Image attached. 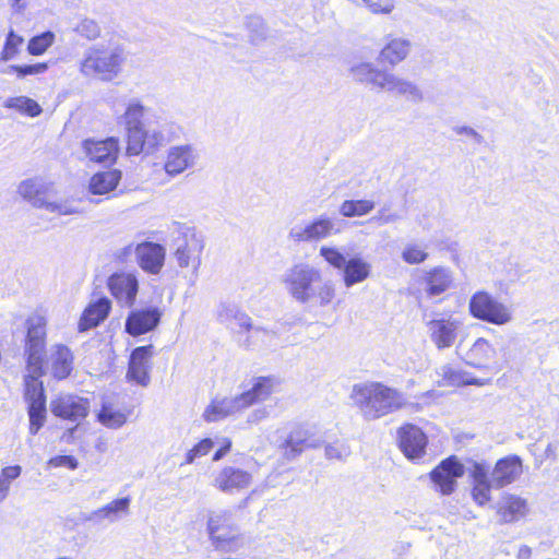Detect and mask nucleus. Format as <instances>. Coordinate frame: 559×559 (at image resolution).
<instances>
[{"instance_id": "052dcab7", "label": "nucleus", "mask_w": 559, "mask_h": 559, "mask_svg": "<svg viewBox=\"0 0 559 559\" xmlns=\"http://www.w3.org/2000/svg\"><path fill=\"white\" fill-rule=\"evenodd\" d=\"M269 416V411L266 407H260L252 411L248 416V423L257 424Z\"/></svg>"}, {"instance_id": "e433bc0d", "label": "nucleus", "mask_w": 559, "mask_h": 559, "mask_svg": "<svg viewBox=\"0 0 559 559\" xmlns=\"http://www.w3.org/2000/svg\"><path fill=\"white\" fill-rule=\"evenodd\" d=\"M526 501L512 495L503 496L499 502L498 512L504 522H513L525 515Z\"/></svg>"}, {"instance_id": "13d9d810", "label": "nucleus", "mask_w": 559, "mask_h": 559, "mask_svg": "<svg viewBox=\"0 0 559 559\" xmlns=\"http://www.w3.org/2000/svg\"><path fill=\"white\" fill-rule=\"evenodd\" d=\"M231 329L240 328L246 331H249L251 325V319L248 317L245 312L240 311L236 314L235 319L233 320V324H229Z\"/></svg>"}, {"instance_id": "4c0bfd02", "label": "nucleus", "mask_w": 559, "mask_h": 559, "mask_svg": "<svg viewBox=\"0 0 559 559\" xmlns=\"http://www.w3.org/2000/svg\"><path fill=\"white\" fill-rule=\"evenodd\" d=\"M439 379L437 380L439 386H460L463 384H475L481 386L485 384L479 379H467L465 374L453 369L451 366H442L438 371Z\"/></svg>"}, {"instance_id": "9d476101", "label": "nucleus", "mask_w": 559, "mask_h": 559, "mask_svg": "<svg viewBox=\"0 0 559 559\" xmlns=\"http://www.w3.org/2000/svg\"><path fill=\"white\" fill-rule=\"evenodd\" d=\"M120 153V140L116 136L106 139L88 138L80 143L81 160L88 163L112 165Z\"/></svg>"}, {"instance_id": "f8f14e48", "label": "nucleus", "mask_w": 559, "mask_h": 559, "mask_svg": "<svg viewBox=\"0 0 559 559\" xmlns=\"http://www.w3.org/2000/svg\"><path fill=\"white\" fill-rule=\"evenodd\" d=\"M253 483V475L242 468L226 465L213 474L212 486L226 495H237Z\"/></svg>"}, {"instance_id": "5fc2aeb1", "label": "nucleus", "mask_w": 559, "mask_h": 559, "mask_svg": "<svg viewBox=\"0 0 559 559\" xmlns=\"http://www.w3.org/2000/svg\"><path fill=\"white\" fill-rule=\"evenodd\" d=\"M349 454V448L343 443L329 444L325 447V456L330 460H343Z\"/></svg>"}, {"instance_id": "7ed1b4c3", "label": "nucleus", "mask_w": 559, "mask_h": 559, "mask_svg": "<svg viewBox=\"0 0 559 559\" xmlns=\"http://www.w3.org/2000/svg\"><path fill=\"white\" fill-rule=\"evenodd\" d=\"M47 321L41 314H33L27 320L25 355L27 374L25 376V399L29 405H45L43 382V356L45 350Z\"/></svg>"}, {"instance_id": "680f3d73", "label": "nucleus", "mask_w": 559, "mask_h": 559, "mask_svg": "<svg viewBox=\"0 0 559 559\" xmlns=\"http://www.w3.org/2000/svg\"><path fill=\"white\" fill-rule=\"evenodd\" d=\"M221 448L213 455V461L217 462L222 460L231 447V441L228 438H223L219 442Z\"/></svg>"}, {"instance_id": "a211bd4d", "label": "nucleus", "mask_w": 559, "mask_h": 559, "mask_svg": "<svg viewBox=\"0 0 559 559\" xmlns=\"http://www.w3.org/2000/svg\"><path fill=\"white\" fill-rule=\"evenodd\" d=\"M417 283L428 297H436L452 288L454 283L453 272L444 266L421 270Z\"/></svg>"}, {"instance_id": "a878e982", "label": "nucleus", "mask_w": 559, "mask_h": 559, "mask_svg": "<svg viewBox=\"0 0 559 559\" xmlns=\"http://www.w3.org/2000/svg\"><path fill=\"white\" fill-rule=\"evenodd\" d=\"M321 443V439L316 437L309 429L298 427L289 432L282 447L285 449V456L292 460L305 449L318 448Z\"/></svg>"}, {"instance_id": "49530a36", "label": "nucleus", "mask_w": 559, "mask_h": 559, "mask_svg": "<svg viewBox=\"0 0 559 559\" xmlns=\"http://www.w3.org/2000/svg\"><path fill=\"white\" fill-rule=\"evenodd\" d=\"M23 37L15 34L11 31L8 34L7 40L4 43L3 49L1 51V59L3 61H9L13 59L20 51L21 46L23 45Z\"/></svg>"}, {"instance_id": "4be33fe9", "label": "nucleus", "mask_w": 559, "mask_h": 559, "mask_svg": "<svg viewBox=\"0 0 559 559\" xmlns=\"http://www.w3.org/2000/svg\"><path fill=\"white\" fill-rule=\"evenodd\" d=\"M400 448L405 456L412 461L419 460L426 454L427 437L424 431L414 425H405L399 430Z\"/></svg>"}, {"instance_id": "ddd939ff", "label": "nucleus", "mask_w": 559, "mask_h": 559, "mask_svg": "<svg viewBox=\"0 0 559 559\" xmlns=\"http://www.w3.org/2000/svg\"><path fill=\"white\" fill-rule=\"evenodd\" d=\"M199 159V150L193 144L173 145L166 151L164 170L168 176L175 178L194 168Z\"/></svg>"}, {"instance_id": "423d86ee", "label": "nucleus", "mask_w": 559, "mask_h": 559, "mask_svg": "<svg viewBox=\"0 0 559 559\" xmlns=\"http://www.w3.org/2000/svg\"><path fill=\"white\" fill-rule=\"evenodd\" d=\"M207 530L211 539L217 547L236 551L246 544V537L233 510H221L211 513Z\"/></svg>"}, {"instance_id": "473e14b6", "label": "nucleus", "mask_w": 559, "mask_h": 559, "mask_svg": "<svg viewBox=\"0 0 559 559\" xmlns=\"http://www.w3.org/2000/svg\"><path fill=\"white\" fill-rule=\"evenodd\" d=\"M111 309V301L106 298H99L97 301L92 302L83 312L80 322V331H86L98 325L104 321Z\"/></svg>"}, {"instance_id": "79ce46f5", "label": "nucleus", "mask_w": 559, "mask_h": 559, "mask_svg": "<svg viewBox=\"0 0 559 559\" xmlns=\"http://www.w3.org/2000/svg\"><path fill=\"white\" fill-rule=\"evenodd\" d=\"M98 421L110 429H118L127 421V415L112 408L111 406L104 405L97 415Z\"/></svg>"}, {"instance_id": "4468645a", "label": "nucleus", "mask_w": 559, "mask_h": 559, "mask_svg": "<svg viewBox=\"0 0 559 559\" xmlns=\"http://www.w3.org/2000/svg\"><path fill=\"white\" fill-rule=\"evenodd\" d=\"M107 288L119 306L132 308L139 293V280L133 272H116L108 277Z\"/></svg>"}, {"instance_id": "f257e3e1", "label": "nucleus", "mask_w": 559, "mask_h": 559, "mask_svg": "<svg viewBox=\"0 0 559 559\" xmlns=\"http://www.w3.org/2000/svg\"><path fill=\"white\" fill-rule=\"evenodd\" d=\"M283 283L292 298L310 307L325 308L336 296L334 283L324 281L321 271L306 262L289 267L283 276Z\"/></svg>"}, {"instance_id": "a18cd8bd", "label": "nucleus", "mask_w": 559, "mask_h": 559, "mask_svg": "<svg viewBox=\"0 0 559 559\" xmlns=\"http://www.w3.org/2000/svg\"><path fill=\"white\" fill-rule=\"evenodd\" d=\"M428 252L417 243H407L402 251V259L408 264H419L426 261Z\"/></svg>"}, {"instance_id": "2f4dec72", "label": "nucleus", "mask_w": 559, "mask_h": 559, "mask_svg": "<svg viewBox=\"0 0 559 559\" xmlns=\"http://www.w3.org/2000/svg\"><path fill=\"white\" fill-rule=\"evenodd\" d=\"M473 488L472 497L474 501L484 506L490 501V489L493 486L492 480L488 478V469L481 464H475L472 471Z\"/></svg>"}, {"instance_id": "864d4df0", "label": "nucleus", "mask_w": 559, "mask_h": 559, "mask_svg": "<svg viewBox=\"0 0 559 559\" xmlns=\"http://www.w3.org/2000/svg\"><path fill=\"white\" fill-rule=\"evenodd\" d=\"M49 467H67L69 469H75L79 465L78 460L72 455H57L48 461Z\"/></svg>"}, {"instance_id": "e2e57ef3", "label": "nucleus", "mask_w": 559, "mask_h": 559, "mask_svg": "<svg viewBox=\"0 0 559 559\" xmlns=\"http://www.w3.org/2000/svg\"><path fill=\"white\" fill-rule=\"evenodd\" d=\"M456 133L473 138L477 143H481L483 141V136L476 130L469 127H460L456 129Z\"/></svg>"}, {"instance_id": "bf43d9fd", "label": "nucleus", "mask_w": 559, "mask_h": 559, "mask_svg": "<svg viewBox=\"0 0 559 559\" xmlns=\"http://www.w3.org/2000/svg\"><path fill=\"white\" fill-rule=\"evenodd\" d=\"M22 468L20 465L7 466L2 469V479L10 484L11 480L17 478L21 475Z\"/></svg>"}, {"instance_id": "7c9ffc66", "label": "nucleus", "mask_w": 559, "mask_h": 559, "mask_svg": "<svg viewBox=\"0 0 559 559\" xmlns=\"http://www.w3.org/2000/svg\"><path fill=\"white\" fill-rule=\"evenodd\" d=\"M276 380L271 377H259L253 380L251 389L239 394L242 405L246 408L260 402L266 401L274 392Z\"/></svg>"}, {"instance_id": "774afa93", "label": "nucleus", "mask_w": 559, "mask_h": 559, "mask_svg": "<svg viewBox=\"0 0 559 559\" xmlns=\"http://www.w3.org/2000/svg\"><path fill=\"white\" fill-rule=\"evenodd\" d=\"M432 395H435V392L433 391H428L423 396H432Z\"/></svg>"}, {"instance_id": "aec40b11", "label": "nucleus", "mask_w": 559, "mask_h": 559, "mask_svg": "<svg viewBox=\"0 0 559 559\" xmlns=\"http://www.w3.org/2000/svg\"><path fill=\"white\" fill-rule=\"evenodd\" d=\"M154 355L153 345L140 346L132 350L127 378L142 386H147L152 369L151 359Z\"/></svg>"}, {"instance_id": "f03ea898", "label": "nucleus", "mask_w": 559, "mask_h": 559, "mask_svg": "<svg viewBox=\"0 0 559 559\" xmlns=\"http://www.w3.org/2000/svg\"><path fill=\"white\" fill-rule=\"evenodd\" d=\"M146 108L139 100L128 103L124 112L120 116L119 122L126 130L127 154L136 156L141 153L151 154L163 146L170 139L167 134V124L145 127L142 118Z\"/></svg>"}, {"instance_id": "6e6552de", "label": "nucleus", "mask_w": 559, "mask_h": 559, "mask_svg": "<svg viewBox=\"0 0 559 559\" xmlns=\"http://www.w3.org/2000/svg\"><path fill=\"white\" fill-rule=\"evenodd\" d=\"M52 190V182L41 177L25 179L17 186V193L35 207L45 209L46 211L57 215H71L78 213V210L68 201H48V197Z\"/></svg>"}, {"instance_id": "37998d69", "label": "nucleus", "mask_w": 559, "mask_h": 559, "mask_svg": "<svg viewBox=\"0 0 559 559\" xmlns=\"http://www.w3.org/2000/svg\"><path fill=\"white\" fill-rule=\"evenodd\" d=\"M55 39V33L50 31L44 32L40 35L31 38L27 45V51L32 56H40L45 53L48 50V48L53 45Z\"/></svg>"}, {"instance_id": "69168bd1", "label": "nucleus", "mask_w": 559, "mask_h": 559, "mask_svg": "<svg viewBox=\"0 0 559 559\" xmlns=\"http://www.w3.org/2000/svg\"><path fill=\"white\" fill-rule=\"evenodd\" d=\"M531 548L527 546H523L519 550V559H528L531 556Z\"/></svg>"}, {"instance_id": "4d7b16f0", "label": "nucleus", "mask_w": 559, "mask_h": 559, "mask_svg": "<svg viewBox=\"0 0 559 559\" xmlns=\"http://www.w3.org/2000/svg\"><path fill=\"white\" fill-rule=\"evenodd\" d=\"M400 219V215L397 213H390L386 207H382L378 211V214L372 217V221L379 223V225H386L395 223Z\"/></svg>"}, {"instance_id": "0eeeda50", "label": "nucleus", "mask_w": 559, "mask_h": 559, "mask_svg": "<svg viewBox=\"0 0 559 559\" xmlns=\"http://www.w3.org/2000/svg\"><path fill=\"white\" fill-rule=\"evenodd\" d=\"M174 240V259L180 269H191L197 272L202 263L205 248L204 236L195 227L178 225Z\"/></svg>"}, {"instance_id": "412c9836", "label": "nucleus", "mask_w": 559, "mask_h": 559, "mask_svg": "<svg viewBox=\"0 0 559 559\" xmlns=\"http://www.w3.org/2000/svg\"><path fill=\"white\" fill-rule=\"evenodd\" d=\"M466 362L478 369H502L497 349L484 337H478L467 350Z\"/></svg>"}, {"instance_id": "393cba45", "label": "nucleus", "mask_w": 559, "mask_h": 559, "mask_svg": "<svg viewBox=\"0 0 559 559\" xmlns=\"http://www.w3.org/2000/svg\"><path fill=\"white\" fill-rule=\"evenodd\" d=\"M243 409L245 407L239 394L236 396L215 397L204 409L203 419L207 423H216Z\"/></svg>"}, {"instance_id": "3c124183", "label": "nucleus", "mask_w": 559, "mask_h": 559, "mask_svg": "<svg viewBox=\"0 0 559 559\" xmlns=\"http://www.w3.org/2000/svg\"><path fill=\"white\" fill-rule=\"evenodd\" d=\"M48 70L47 63H35L29 66H10L7 72H15L19 78L27 75H37L45 73Z\"/></svg>"}, {"instance_id": "2eb2a0df", "label": "nucleus", "mask_w": 559, "mask_h": 559, "mask_svg": "<svg viewBox=\"0 0 559 559\" xmlns=\"http://www.w3.org/2000/svg\"><path fill=\"white\" fill-rule=\"evenodd\" d=\"M463 475V464L453 456L443 460L429 474L433 489L443 496H449L454 492L457 479Z\"/></svg>"}, {"instance_id": "9b49d317", "label": "nucleus", "mask_w": 559, "mask_h": 559, "mask_svg": "<svg viewBox=\"0 0 559 559\" xmlns=\"http://www.w3.org/2000/svg\"><path fill=\"white\" fill-rule=\"evenodd\" d=\"M463 329V319L452 314L440 316L427 323L429 338L439 350L452 347Z\"/></svg>"}, {"instance_id": "c03bdc74", "label": "nucleus", "mask_w": 559, "mask_h": 559, "mask_svg": "<svg viewBox=\"0 0 559 559\" xmlns=\"http://www.w3.org/2000/svg\"><path fill=\"white\" fill-rule=\"evenodd\" d=\"M319 255L331 266L337 270H343L348 261L345 254L335 246H321Z\"/></svg>"}, {"instance_id": "6e6d98bb", "label": "nucleus", "mask_w": 559, "mask_h": 559, "mask_svg": "<svg viewBox=\"0 0 559 559\" xmlns=\"http://www.w3.org/2000/svg\"><path fill=\"white\" fill-rule=\"evenodd\" d=\"M239 312V309L234 305L223 304L219 306L217 316L222 323L233 324V320L236 314Z\"/></svg>"}, {"instance_id": "dca6fc26", "label": "nucleus", "mask_w": 559, "mask_h": 559, "mask_svg": "<svg viewBox=\"0 0 559 559\" xmlns=\"http://www.w3.org/2000/svg\"><path fill=\"white\" fill-rule=\"evenodd\" d=\"M50 411L59 418L79 423L88 415L90 402L75 394L61 393L51 400Z\"/></svg>"}, {"instance_id": "f704fd0d", "label": "nucleus", "mask_w": 559, "mask_h": 559, "mask_svg": "<svg viewBox=\"0 0 559 559\" xmlns=\"http://www.w3.org/2000/svg\"><path fill=\"white\" fill-rule=\"evenodd\" d=\"M384 72V70L379 69L371 62H359L350 68L353 78L371 90L379 88Z\"/></svg>"}, {"instance_id": "bb28decb", "label": "nucleus", "mask_w": 559, "mask_h": 559, "mask_svg": "<svg viewBox=\"0 0 559 559\" xmlns=\"http://www.w3.org/2000/svg\"><path fill=\"white\" fill-rule=\"evenodd\" d=\"M412 43L404 37L388 36L380 50L379 60L390 66H396L407 58Z\"/></svg>"}, {"instance_id": "f3484780", "label": "nucleus", "mask_w": 559, "mask_h": 559, "mask_svg": "<svg viewBox=\"0 0 559 559\" xmlns=\"http://www.w3.org/2000/svg\"><path fill=\"white\" fill-rule=\"evenodd\" d=\"M163 314V310L156 306L133 309L126 319V332L131 336L150 333L159 325Z\"/></svg>"}, {"instance_id": "8fccbe9b", "label": "nucleus", "mask_w": 559, "mask_h": 559, "mask_svg": "<svg viewBox=\"0 0 559 559\" xmlns=\"http://www.w3.org/2000/svg\"><path fill=\"white\" fill-rule=\"evenodd\" d=\"M215 442L212 439H203L198 444H195L191 450H189L186 454V463L191 464L197 459L202 457L210 453L213 449Z\"/></svg>"}, {"instance_id": "cd10ccee", "label": "nucleus", "mask_w": 559, "mask_h": 559, "mask_svg": "<svg viewBox=\"0 0 559 559\" xmlns=\"http://www.w3.org/2000/svg\"><path fill=\"white\" fill-rule=\"evenodd\" d=\"M48 365L55 378L66 379L73 369V355L67 346L53 345L49 350Z\"/></svg>"}, {"instance_id": "338daca9", "label": "nucleus", "mask_w": 559, "mask_h": 559, "mask_svg": "<svg viewBox=\"0 0 559 559\" xmlns=\"http://www.w3.org/2000/svg\"><path fill=\"white\" fill-rule=\"evenodd\" d=\"M10 3L12 8L16 9L17 11L24 10L26 7L23 0H10Z\"/></svg>"}, {"instance_id": "20e7f679", "label": "nucleus", "mask_w": 559, "mask_h": 559, "mask_svg": "<svg viewBox=\"0 0 559 559\" xmlns=\"http://www.w3.org/2000/svg\"><path fill=\"white\" fill-rule=\"evenodd\" d=\"M352 399L367 420L379 419L408 404L404 393L380 382L355 385Z\"/></svg>"}, {"instance_id": "72a5a7b5", "label": "nucleus", "mask_w": 559, "mask_h": 559, "mask_svg": "<svg viewBox=\"0 0 559 559\" xmlns=\"http://www.w3.org/2000/svg\"><path fill=\"white\" fill-rule=\"evenodd\" d=\"M121 180V171L111 169L93 175L88 182V192L94 195H103L114 191Z\"/></svg>"}, {"instance_id": "de8ad7c7", "label": "nucleus", "mask_w": 559, "mask_h": 559, "mask_svg": "<svg viewBox=\"0 0 559 559\" xmlns=\"http://www.w3.org/2000/svg\"><path fill=\"white\" fill-rule=\"evenodd\" d=\"M29 415V433L36 435L38 430L43 427L46 419V404L40 405L39 403L36 405H29L28 407Z\"/></svg>"}, {"instance_id": "09e8293b", "label": "nucleus", "mask_w": 559, "mask_h": 559, "mask_svg": "<svg viewBox=\"0 0 559 559\" xmlns=\"http://www.w3.org/2000/svg\"><path fill=\"white\" fill-rule=\"evenodd\" d=\"M75 32L79 35L87 38L88 40H94L99 37L100 27L98 26L97 22H95L94 20L83 19L75 26Z\"/></svg>"}, {"instance_id": "c756f323", "label": "nucleus", "mask_w": 559, "mask_h": 559, "mask_svg": "<svg viewBox=\"0 0 559 559\" xmlns=\"http://www.w3.org/2000/svg\"><path fill=\"white\" fill-rule=\"evenodd\" d=\"M342 271L343 284L346 288H350L371 276L372 265L364 258L356 255L348 259Z\"/></svg>"}, {"instance_id": "603ef678", "label": "nucleus", "mask_w": 559, "mask_h": 559, "mask_svg": "<svg viewBox=\"0 0 559 559\" xmlns=\"http://www.w3.org/2000/svg\"><path fill=\"white\" fill-rule=\"evenodd\" d=\"M365 7L373 14H390L394 10V0H362Z\"/></svg>"}, {"instance_id": "0e129e2a", "label": "nucleus", "mask_w": 559, "mask_h": 559, "mask_svg": "<svg viewBox=\"0 0 559 559\" xmlns=\"http://www.w3.org/2000/svg\"><path fill=\"white\" fill-rule=\"evenodd\" d=\"M10 491V484L0 477V502L3 501Z\"/></svg>"}, {"instance_id": "6ab92c4d", "label": "nucleus", "mask_w": 559, "mask_h": 559, "mask_svg": "<svg viewBox=\"0 0 559 559\" xmlns=\"http://www.w3.org/2000/svg\"><path fill=\"white\" fill-rule=\"evenodd\" d=\"M338 231L332 218L321 216L304 226L293 227L289 231V238L298 242L319 241Z\"/></svg>"}, {"instance_id": "ea45409f", "label": "nucleus", "mask_w": 559, "mask_h": 559, "mask_svg": "<svg viewBox=\"0 0 559 559\" xmlns=\"http://www.w3.org/2000/svg\"><path fill=\"white\" fill-rule=\"evenodd\" d=\"M374 209V202L371 200H346L338 209L344 217H360L369 214Z\"/></svg>"}, {"instance_id": "c9c22d12", "label": "nucleus", "mask_w": 559, "mask_h": 559, "mask_svg": "<svg viewBox=\"0 0 559 559\" xmlns=\"http://www.w3.org/2000/svg\"><path fill=\"white\" fill-rule=\"evenodd\" d=\"M130 499L128 497L114 500L106 506L94 510L87 518L88 521L100 522L108 520L114 522L119 514H126L129 511Z\"/></svg>"}, {"instance_id": "a19ab883", "label": "nucleus", "mask_w": 559, "mask_h": 559, "mask_svg": "<svg viewBox=\"0 0 559 559\" xmlns=\"http://www.w3.org/2000/svg\"><path fill=\"white\" fill-rule=\"evenodd\" d=\"M275 333L260 326H251L246 340L247 346L251 348H265L272 346Z\"/></svg>"}, {"instance_id": "b1692460", "label": "nucleus", "mask_w": 559, "mask_h": 559, "mask_svg": "<svg viewBox=\"0 0 559 559\" xmlns=\"http://www.w3.org/2000/svg\"><path fill=\"white\" fill-rule=\"evenodd\" d=\"M378 90L404 96L414 103L423 100V93L415 83L388 71L384 72Z\"/></svg>"}, {"instance_id": "c85d7f7f", "label": "nucleus", "mask_w": 559, "mask_h": 559, "mask_svg": "<svg viewBox=\"0 0 559 559\" xmlns=\"http://www.w3.org/2000/svg\"><path fill=\"white\" fill-rule=\"evenodd\" d=\"M522 474V462L518 456H508L497 462L491 477L496 488L513 483Z\"/></svg>"}, {"instance_id": "5701e85b", "label": "nucleus", "mask_w": 559, "mask_h": 559, "mask_svg": "<svg viewBox=\"0 0 559 559\" xmlns=\"http://www.w3.org/2000/svg\"><path fill=\"white\" fill-rule=\"evenodd\" d=\"M134 253L140 267L150 274H158L164 266L166 250L162 245L142 242Z\"/></svg>"}, {"instance_id": "1a4fd4ad", "label": "nucleus", "mask_w": 559, "mask_h": 559, "mask_svg": "<svg viewBox=\"0 0 559 559\" xmlns=\"http://www.w3.org/2000/svg\"><path fill=\"white\" fill-rule=\"evenodd\" d=\"M468 310L474 318L496 325L508 324L513 319L511 307L485 290L472 295Z\"/></svg>"}, {"instance_id": "39448f33", "label": "nucleus", "mask_w": 559, "mask_h": 559, "mask_svg": "<svg viewBox=\"0 0 559 559\" xmlns=\"http://www.w3.org/2000/svg\"><path fill=\"white\" fill-rule=\"evenodd\" d=\"M124 61L121 47L96 45L85 50L80 61V72L83 76L109 82L119 76Z\"/></svg>"}, {"instance_id": "58836bf2", "label": "nucleus", "mask_w": 559, "mask_h": 559, "mask_svg": "<svg viewBox=\"0 0 559 559\" xmlns=\"http://www.w3.org/2000/svg\"><path fill=\"white\" fill-rule=\"evenodd\" d=\"M3 107L32 118L39 116L43 111L40 105L27 96L9 97L4 102Z\"/></svg>"}]
</instances>
